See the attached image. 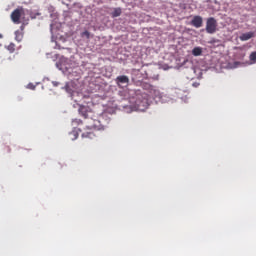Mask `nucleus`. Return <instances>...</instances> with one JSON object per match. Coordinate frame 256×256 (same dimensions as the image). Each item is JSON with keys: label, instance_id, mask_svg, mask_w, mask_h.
<instances>
[{"label": "nucleus", "instance_id": "nucleus-1", "mask_svg": "<svg viewBox=\"0 0 256 256\" xmlns=\"http://www.w3.org/2000/svg\"><path fill=\"white\" fill-rule=\"evenodd\" d=\"M104 127L101 125V121L99 120H89V125L86 126L85 131L82 133V139H95L97 136L95 135V131H101Z\"/></svg>", "mask_w": 256, "mask_h": 256}, {"label": "nucleus", "instance_id": "nucleus-2", "mask_svg": "<svg viewBox=\"0 0 256 256\" xmlns=\"http://www.w3.org/2000/svg\"><path fill=\"white\" fill-rule=\"evenodd\" d=\"M25 14V10L23 9V7H19L16 8L12 13H11V20L13 21V23H15L16 25H19V23H21V17L22 15Z\"/></svg>", "mask_w": 256, "mask_h": 256}, {"label": "nucleus", "instance_id": "nucleus-3", "mask_svg": "<svg viewBox=\"0 0 256 256\" xmlns=\"http://www.w3.org/2000/svg\"><path fill=\"white\" fill-rule=\"evenodd\" d=\"M206 32L210 35L217 33V20L213 17H210L206 21Z\"/></svg>", "mask_w": 256, "mask_h": 256}, {"label": "nucleus", "instance_id": "nucleus-4", "mask_svg": "<svg viewBox=\"0 0 256 256\" xmlns=\"http://www.w3.org/2000/svg\"><path fill=\"white\" fill-rule=\"evenodd\" d=\"M190 25H192L193 27H196V29H199L200 27H203V17L194 16L193 19L190 22Z\"/></svg>", "mask_w": 256, "mask_h": 256}, {"label": "nucleus", "instance_id": "nucleus-5", "mask_svg": "<svg viewBox=\"0 0 256 256\" xmlns=\"http://www.w3.org/2000/svg\"><path fill=\"white\" fill-rule=\"evenodd\" d=\"M116 84L118 87H121L122 85H129V77L125 75L118 76L116 78Z\"/></svg>", "mask_w": 256, "mask_h": 256}, {"label": "nucleus", "instance_id": "nucleus-6", "mask_svg": "<svg viewBox=\"0 0 256 256\" xmlns=\"http://www.w3.org/2000/svg\"><path fill=\"white\" fill-rule=\"evenodd\" d=\"M255 37V32H246L240 35V41H249V39H253Z\"/></svg>", "mask_w": 256, "mask_h": 256}, {"label": "nucleus", "instance_id": "nucleus-7", "mask_svg": "<svg viewBox=\"0 0 256 256\" xmlns=\"http://www.w3.org/2000/svg\"><path fill=\"white\" fill-rule=\"evenodd\" d=\"M203 54V48H201V47H195V48H193V50H192V55L194 56V57H200V55H202Z\"/></svg>", "mask_w": 256, "mask_h": 256}, {"label": "nucleus", "instance_id": "nucleus-8", "mask_svg": "<svg viewBox=\"0 0 256 256\" xmlns=\"http://www.w3.org/2000/svg\"><path fill=\"white\" fill-rule=\"evenodd\" d=\"M79 113H80V115H82V117H84V119H87V117H88V110H87V107H85V106H80V108H79Z\"/></svg>", "mask_w": 256, "mask_h": 256}, {"label": "nucleus", "instance_id": "nucleus-9", "mask_svg": "<svg viewBox=\"0 0 256 256\" xmlns=\"http://www.w3.org/2000/svg\"><path fill=\"white\" fill-rule=\"evenodd\" d=\"M15 40L21 43V41H23V32L19 30L15 31Z\"/></svg>", "mask_w": 256, "mask_h": 256}, {"label": "nucleus", "instance_id": "nucleus-10", "mask_svg": "<svg viewBox=\"0 0 256 256\" xmlns=\"http://www.w3.org/2000/svg\"><path fill=\"white\" fill-rule=\"evenodd\" d=\"M69 137L72 141H75V139L79 137V132H77V130H73L69 133Z\"/></svg>", "mask_w": 256, "mask_h": 256}, {"label": "nucleus", "instance_id": "nucleus-11", "mask_svg": "<svg viewBox=\"0 0 256 256\" xmlns=\"http://www.w3.org/2000/svg\"><path fill=\"white\" fill-rule=\"evenodd\" d=\"M121 13H122L121 8H115L111 15L113 18L121 17Z\"/></svg>", "mask_w": 256, "mask_h": 256}, {"label": "nucleus", "instance_id": "nucleus-12", "mask_svg": "<svg viewBox=\"0 0 256 256\" xmlns=\"http://www.w3.org/2000/svg\"><path fill=\"white\" fill-rule=\"evenodd\" d=\"M7 49H8L9 52L15 53V44H14V43H10V44L7 46Z\"/></svg>", "mask_w": 256, "mask_h": 256}, {"label": "nucleus", "instance_id": "nucleus-13", "mask_svg": "<svg viewBox=\"0 0 256 256\" xmlns=\"http://www.w3.org/2000/svg\"><path fill=\"white\" fill-rule=\"evenodd\" d=\"M81 37H86V39H89L91 37V33L86 30L81 33Z\"/></svg>", "mask_w": 256, "mask_h": 256}, {"label": "nucleus", "instance_id": "nucleus-14", "mask_svg": "<svg viewBox=\"0 0 256 256\" xmlns=\"http://www.w3.org/2000/svg\"><path fill=\"white\" fill-rule=\"evenodd\" d=\"M73 125H81V123H83V121H81V119H74L72 121Z\"/></svg>", "mask_w": 256, "mask_h": 256}, {"label": "nucleus", "instance_id": "nucleus-15", "mask_svg": "<svg viewBox=\"0 0 256 256\" xmlns=\"http://www.w3.org/2000/svg\"><path fill=\"white\" fill-rule=\"evenodd\" d=\"M250 61H256V52L250 54Z\"/></svg>", "mask_w": 256, "mask_h": 256}, {"label": "nucleus", "instance_id": "nucleus-16", "mask_svg": "<svg viewBox=\"0 0 256 256\" xmlns=\"http://www.w3.org/2000/svg\"><path fill=\"white\" fill-rule=\"evenodd\" d=\"M0 39H3V35L2 34H0Z\"/></svg>", "mask_w": 256, "mask_h": 256}]
</instances>
